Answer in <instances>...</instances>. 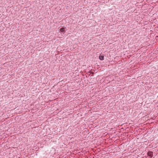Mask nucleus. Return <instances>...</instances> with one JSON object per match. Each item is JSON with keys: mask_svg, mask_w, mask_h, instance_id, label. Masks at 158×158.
<instances>
[{"mask_svg": "<svg viewBox=\"0 0 158 158\" xmlns=\"http://www.w3.org/2000/svg\"><path fill=\"white\" fill-rule=\"evenodd\" d=\"M65 28L64 27H61L60 29V31L61 32H62V33H64L65 32Z\"/></svg>", "mask_w": 158, "mask_h": 158, "instance_id": "obj_3", "label": "nucleus"}, {"mask_svg": "<svg viewBox=\"0 0 158 158\" xmlns=\"http://www.w3.org/2000/svg\"><path fill=\"white\" fill-rule=\"evenodd\" d=\"M88 74H90V73H89V72H88Z\"/></svg>", "mask_w": 158, "mask_h": 158, "instance_id": "obj_5", "label": "nucleus"}, {"mask_svg": "<svg viewBox=\"0 0 158 158\" xmlns=\"http://www.w3.org/2000/svg\"><path fill=\"white\" fill-rule=\"evenodd\" d=\"M147 154L150 158H152L153 156V152L152 151H149L148 152Z\"/></svg>", "mask_w": 158, "mask_h": 158, "instance_id": "obj_2", "label": "nucleus"}, {"mask_svg": "<svg viewBox=\"0 0 158 158\" xmlns=\"http://www.w3.org/2000/svg\"><path fill=\"white\" fill-rule=\"evenodd\" d=\"M89 73H90V74H94V72H91L90 71L89 72Z\"/></svg>", "mask_w": 158, "mask_h": 158, "instance_id": "obj_4", "label": "nucleus"}, {"mask_svg": "<svg viewBox=\"0 0 158 158\" xmlns=\"http://www.w3.org/2000/svg\"><path fill=\"white\" fill-rule=\"evenodd\" d=\"M104 55L102 53H101L99 56V59L101 60H104Z\"/></svg>", "mask_w": 158, "mask_h": 158, "instance_id": "obj_1", "label": "nucleus"}]
</instances>
